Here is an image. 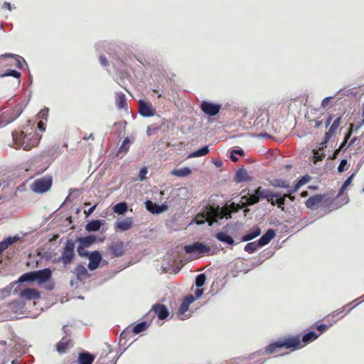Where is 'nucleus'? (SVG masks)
I'll use <instances>...</instances> for the list:
<instances>
[{"label": "nucleus", "mask_w": 364, "mask_h": 364, "mask_svg": "<svg viewBox=\"0 0 364 364\" xmlns=\"http://www.w3.org/2000/svg\"><path fill=\"white\" fill-rule=\"evenodd\" d=\"M249 205H250V196H243L240 198L239 203L232 202L230 205H225L222 208H220L219 207L214 208L212 206L207 208L201 215H198L197 216L196 220H198V218L201 217L208 221L211 225L219 219L230 218L231 213H237L240 209L246 208ZM196 223L198 224H202L203 223V221L197 220Z\"/></svg>", "instance_id": "f257e3e1"}, {"label": "nucleus", "mask_w": 364, "mask_h": 364, "mask_svg": "<svg viewBox=\"0 0 364 364\" xmlns=\"http://www.w3.org/2000/svg\"><path fill=\"white\" fill-rule=\"evenodd\" d=\"M318 336L319 334L316 333V332L310 331L303 336L301 341L299 336H290L284 339L283 341H278L269 344L266 347L265 350L262 351V353L272 354L276 353L278 349L282 348H301L304 347V345L315 341L318 337ZM260 353L261 351L252 354V360L255 358Z\"/></svg>", "instance_id": "f03ea898"}, {"label": "nucleus", "mask_w": 364, "mask_h": 364, "mask_svg": "<svg viewBox=\"0 0 364 364\" xmlns=\"http://www.w3.org/2000/svg\"><path fill=\"white\" fill-rule=\"evenodd\" d=\"M12 136L17 147L22 148L26 151H29L36 146L40 141V136L36 132H14L12 133Z\"/></svg>", "instance_id": "7ed1b4c3"}, {"label": "nucleus", "mask_w": 364, "mask_h": 364, "mask_svg": "<svg viewBox=\"0 0 364 364\" xmlns=\"http://www.w3.org/2000/svg\"><path fill=\"white\" fill-rule=\"evenodd\" d=\"M263 198H267L272 205L277 204L279 208L285 202V196H282L280 193H274L268 189L259 187L254 193H252V205Z\"/></svg>", "instance_id": "20e7f679"}, {"label": "nucleus", "mask_w": 364, "mask_h": 364, "mask_svg": "<svg viewBox=\"0 0 364 364\" xmlns=\"http://www.w3.org/2000/svg\"><path fill=\"white\" fill-rule=\"evenodd\" d=\"M75 242L72 240H68L65 244L61 256L58 259L65 267L70 264L75 257Z\"/></svg>", "instance_id": "39448f33"}, {"label": "nucleus", "mask_w": 364, "mask_h": 364, "mask_svg": "<svg viewBox=\"0 0 364 364\" xmlns=\"http://www.w3.org/2000/svg\"><path fill=\"white\" fill-rule=\"evenodd\" d=\"M53 179L50 176L35 180L31 185V189L37 193H43L49 191L52 186Z\"/></svg>", "instance_id": "423d86ee"}, {"label": "nucleus", "mask_w": 364, "mask_h": 364, "mask_svg": "<svg viewBox=\"0 0 364 364\" xmlns=\"http://www.w3.org/2000/svg\"><path fill=\"white\" fill-rule=\"evenodd\" d=\"M210 247L205 245L201 242H196L193 244L186 245L184 250L187 254H197L198 257H202L205 255H213L210 253Z\"/></svg>", "instance_id": "0eeeda50"}, {"label": "nucleus", "mask_w": 364, "mask_h": 364, "mask_svg": "<svg viewBox=\"0 0 364 364\" xmlns=\"http://www.w3.org/2000/svg\"><path fill=\"white\" fill-rule=\"evenodd\" d=\"M201 110L208 116H215L221 109V105L203 101L200 104Z\"/></svg>", "instance_id": "6e6552de"}, {"label": "nucleus", "mask_w": 364, "mask_h": 364, "mask_svg": "<svg viewBox=\"0 0 364 364\" xmlns=\"http://www.w3.org/2000/svg\"><path fill=\"white\" fill-rule=\"evenodd\" d=\"M274 235V231L272 229H269L257 241L252 242V252L256 250L259 247L268 244Z\"/></svg>", "instance_id": "1a4fd4ad"}, {"label": "nucleus", "mask_w": 364, "mask_h": 364, "mask_svg": "<svg viewBox=\"0 0 364 364\" xmlns=\"http://www.w3.org/2000/svg\"><path fill=\"white\" fill-rule=\"evenodd\" d=\"M138 104L139 112L141 116L149 117H152L155 114L156 109L153 107L151 103L140 100Z\"/></svg>", "instance_id": "9d476101"}, {"label": "nucleus", "mask_w": 364, "mask_h": 364, "mask_svg": "<svg viewBox=\"0 0 364 364\" xmlns=\"http://www.w3.org/2000/svg\"><path fill=\"white\" fill-rule=\"evenodd\" d=\"M109 250L114 257H119L124 255L125 252L124 245L122 241H115L110 244Z\"/></svg>", "instance_id": "9b49d317"}, {"label": "nucleus", "mask_w": 364, "mask_h": 364, "mask_svg": "<svg viewBox=\"0 0 364 364\" xmlns=\"http://www.w3.org/2000/svg\"><path fill=\"white\" fill-rule=\"evenodd\" d=\"M341 122V117H337L330 126L328 131L325 134L323 145L326 146L328 141L333 136L336 130L339 127Z\"/></svg>", "instance_id": "f8f14e48"}, {"label": "nucleus", "mask_w": 364, "mask_h": 364, "mask_svg": "<svg viewBox=\"0 0 364 364\" xmlns=\"http://www.w3.org/2000/svg\"><path fill=\"white\" fill-rule=\"evenodd\" d=\"M102 260L101 254L98 251H93L89 255L88 268L93 271L98 268Z\"/></svg>", "instance_id": "ddd939ff"}, {"label": "nucleus", "mask_w": 364, "mask_h": 364, "mask_svg": "<svg viewBox=\"0 0 364 364\" xmlns=\"http://www.w3.org/2000/svg\"><path fill=\"white\" fill-rule=\"evenodd\" d=\"M34 275L36 281H38L40 284H43L51 278L52 272L49 268H45L43 269L34 271Z\"/></svg>", "instance_id": "4468645a"}, {"label": "nucleus", "mask_w": 364, "mask_h": 364, "mask_svg": "<svg viewBox=\"0 0 364 364\" xmlns=\"http://www.w3.org/2000/svg\"><path fill=\"white\" fill-rule=\"evenodd\" d=\"M151 310L160 320L166 319L169 316V311L164 304H156L152 306Z\"/></svg>", "instance_id": "2eb2a0df"}, {"label": "nucleus", "mask_w": 364, "mask_h": 364, "mask_svg": "<svg viewBox=\"0 0 364 364\" xmlns=\"http://www.w3.org/2000/svg\"><path fill=\"white\" fill-rule=\"evenodd\" d=\"M134 220L132 218H126L122 220H118L114 225L116 230L126 231L131 229L133 226Z\"/></svg>", "instance_id": "dca6fc26"}, {"label": "nucleus", "mask_w": 364, "mask_h": 364, "mask_svg": "<svg viewBox=\"0 0 364 364\" xmlns=\"http://www.w3.org/2000/svg\"><path fill=\"white\" fill-rule=\"evenodd\" d=\"M73 347V341L68 337H63L57 344L56 350L59 353H64Z\"/></svg>", "instance_id": "f3484780"}, {"label": "nucleus", "mask_w": 364, "mask_h": 364, "mask_svg": "<svg viewBox=\"0 0 364 364\" xmlns=\"http://www.w3.org/2000/svg\"><path fill=\"white\" fill-rule=\"evenodd\" d=\"M325 198V195L317 194L310 197L305 202V205L308 208L310 209H316L318 205L322 202L323 198Z\"/></svg>", "instance_id": "a211bd4d"}, {"label": "nucleus", "mask_w": 364, "mask_h": 364, "mask_svg": "<svg viewBox=\"0 0 364 364\" xmlns=\"http://www.w3.org/2000/svg\"><path fill=\"white\" fill-rule=\"evenodd\" d=\"M20 296L22 299L31 300L38 299L40 297V294L36 289L28 288L21 291Z\"/></svg>", "instance_id": "6ab92c4d"}, {"label": "nucleus", "mask_w": 364, "mask_h": 364, "mask_svg": "<svg viewBox=\"0 0 364 364\" xmlns=\"http://www.w3.org/2000/svg\"><path fill=\"white\" fill-rule=\"evenodd\" d=\"M195 301V297L189 294L185 296L182 301V304H181L178 309V314L183 315L184 314L188 309L189 306Z\"/></svg>", "instance_id": "aec40b11"}, {"label": "nucleus", "mask_w": 364, "mask_h": 364, "mask_svg": "<svg viewBox=\"0 0 364 364\" xmlns=\"http://www.w3.org/2000/svg\"><path fill=\"white\" fill-rule=\"evenodd\" d=\"M146 207L147 210H149L150 212H151L152 213H156V214L161 213L164 212L165 210H166V209H167V207L166 205H159L156 203H154L151 200H147L146 202Z\"/></svg>", "instance_id": "412c9836"}, {"label": "nucleus", "mask_w": 364, "mask_h": 364, "mask_svg": "<svg viewBox=\"0 0 364 364\" xmlns=\"http://www.w3.org/2000/svg\"><path fill=\"white\" fill-rule=\"evenodd\" d=\"M95 355L89 352L80 353L78 355V364H92L95 360Z\"/></svg>", "instance_id": "4be33fe9"}, {"label": "nucleus", "mask_w": 364, "mask_h": 364, "mask_svg": "<svg viewBox=\"0 0 364 364\" xmlns=\"http://www.w3.org/2000/svg\"><path fill=\"white\" fill-rule=\"evenodd\" d=\"M74 274L76 275L77 279L79 281H82L90 276L87 269L82 264H78L75 268Z\"/></svg>", "instance_id": "5701e85b"}, {"label": "nucleus", "mask_w": 364, "mask_h": 364, "mask_svg": "<svg viewBox=\"0 0 364 364\" xmlns=\"http://www.w3.org/2000/svg\"><path fill=\"white\" fill-rule=\"evenodd\" d=\"M327 144L326 146L323 145V141L321 143V146L318 149H314V163L316 164L317 162L322 161L325 157L324 149L326 148Z\"/></svg>", "instance_id": "b1692460"}, {"label": "nucleus", "mask_w": 364, "mask_h": 364, "mask_svg": "<svg viewBox=\"0 0 364 364\" xmlns=\"http://www.w3.org/2000/svg\"><path fill=\"white\" fill-rule=\"evenodd\" d=\"M116 105L118 109H127V98L124 93L117 92L116 94Z\"/></svg>", "instance_id": "393cba45"}, {"label": "nucleus", "mask_w": 364, "mask_h": 364, "mask_svg": "<svg viewBox=\"0 0 364 364\" xmlns=\"http://www.w3.org/2000/svg\"><path fill=\"white\" fill-rule=\"evenodd\" d=\"M103 224V221L100 220H93L89 222L86 225V230L89 232L97 231L100 230L101 225Z\"/></svg>", "instance_id": "a878e982"}, {"label": "nucleus", "mask_w": 364, "mask_h": 364, "mask_svg": "<svg viewBox=\"0 0 364 364\" xmlns=\"http://www.w3.org/2000/svg\"><path fill=\"white\" fill-rule=\"evenodd\" d=\"M311 179V177L308 175H306L303 177H301L296 183L294 188L292 190H288V192L289 195H291L292 193L296 192L300 187H301L303 185L307 183Z\"/></svg>", "instance_id": "bb28decb"}, {"label": "nucleus", "mask_w": 364, "mask_h": 364, "mask_svg": "<svg viewBox=\"0 0 364 364\" xmlns=\"http://www.w3.org/2000/svg\"><path fill=\"white\" fill-rule=\"evenodd\" d=\"M96 240V237L93 235H88L84 237H80L78 239V241L80 243V245L88 247L91 245H92Z\"/></svg>", "instance_id": "cd10ccee"}, {"label": "nucleus", "mask_w": 364, "mask_h": 364, "mask_svg": "<svg viewBox=\"0 0 364 364\" xmlns=\"http://www.w3.org/2000/svg\"><path fill=\"white\" fill-rule=\"evenodd\" d=\"M171 173L178 177H185L191 173V170L188 167H183L182 168L173 170Z\"/></svg>", "instance_id": "c85d7f7f"}, {"label": "nucleus", "mask_w": 364, "mask_h": 364, "mask_svg": "<svg viewBox=\"0 0 364 364\" xmlns=\"http://www.w3.org/2000/svg\"><path fill=\"white\" fill-rule=\"evenodd\" d=\"M216 238L221 242L228 243V245H232L234 243L232 237L225 232H220L217 233Z\"/></svg>", "instance_id": "c756f323"}, {"label": "nucleus", "mask_w": 364, "mask_h": 364, "mask_svg": "<svg viewBox=\"0 0 364 364\" xmlns=\"http://www.w3.org/2000/svg\"><path fill=\"white\" fill-rule=\"evenodd\" d=\"M127 209L128 206L125 202L119 203L113 207L114 212L118 215H123Z\"/></svg>", "instance_id": "7c9ffc66"}, {"label": "nucleus", "mask_w": 364, "mask_h": 364, "mask_svg": "<svg viewBox=\"0 0 364 364\" xmlns=\"http://www.w3.org/2000/svg\"><path fill=\"white\" fill-rule=\"evenodd\" d=\"M209 152V148H208V146H205L196 151H193L192 153H191L189 155H188V158H195V157H200V156H205L206 154H208Z\"/></svg>", "instance_id": "2f4dec72"}, {"label": "nucleus", "mask_w": 364, "mask_h": 364, "mask_svg": "<svg viewBox=\"0 0 364 364\" xmlns=\"http://www.w3.org/2000/svg\"><path fill=\"white\" fill-rule=\"evenodd\" d=\"M130 144L131 141L129 140V139L125 138L118 149L117 155L120 154L121 153H122L123 154H127L129 149Z\"/></svg>", "instance_id": "473e14b6"}, {"label": "nucleus", "mask_w": 364, "mask_h": 364, "mask_svg": "<svg viewBox=\"0 0 364 364\" xmlns=\"http://www.w3.org/2000/svg\"><path fill=\"white\" fill-rule=\"evenodd\" d=\"M247 177V173L244 168H240L235 173V178L237 182L245 181Z\"/></svg>", "instance_id": "72a5a7b5"}, {"label": "nucleus", "mask_w": 364, "mask_h": 364, "mask_svg": "<svg viewBox=\"0 0 364 364\" xmlns=\"http://www.w3.org/2000/svg\"><path fill=\"white\" fill-rule=\"evenodd\" d=\"M147 328H148V325H147L146 322H141V323L136 324V326H134L133 327L132 332L134 334H138V333H140L144 331L145 330H146Z\"/></svg>", "instance_id": "f704fd0d"}, {"label": "nucleus", "mask_w": 364, "mask_h": 364, "mask_svg": "<svg viewBox=\"0 0 364 364\" xmlns=\"http://www.w3.org/2000/svg\"><path fill=\"white\" fill-rule=\"evenodd\" d=\"M28 281H31V282L36 281L34 271L25 273L23 275H21L19 278V282H28Z\"/></svg>", "instance_id": "c9c22d12"}, {"label": "nucleus", "mask_w": 364, "mask_h": 364, "mask_svg": "<svg viewBox=\"0 0 364 364\" xmlns=\"http://www.w3.org/2000/svg\"><path fill=\"white\" fill-rule=\"evenodd\" d=\"M4 56L6 57H12L14 58L15 60V65L19 68L21 69L23 68L22 61H23V58L18 55H13V54H5Z\"/></svg>", "instance_id": "e433bc0d"}, {"label": "nucleus", "mask_w": 364, "mask_h": 364, "mask_svg": "<svg viewBox=\"0 0 364 364\" xmlns=\"http://www.w3.org/2000/svg\"><path fill=\"white\" fill-rule=\"evenodd\" d=\"M353 176H354V173L351 174V175H350V176H349V177H348V178L345 181V182L343 183V186H341V188H340V190H339V192H338V196H337L338 197H339L340 196H341V195L344 193V191H345L346 188H347V187L350 184V183H351V181H352V179H353Z\"/></svg>", "instance_id": "4c0bfd02"}, {"label": "nucleus", "mask_w": 364, "mask_h": 364, "mask_svg": "<svg viewBox=\"0 0 364 364\" xmlns=\"http://www.w3.org/2000/svg\"><path fill=\"white\" fill-rule=\"evenodd\" d=\"M206 280L205 274H200L196 278V285L198 287H201L204 285Z\"/></svg>", "instance_id": "58836bf2"}, {"label": "nucleus", "mask_w": 364, "mask_h": 364, "mask_svg": "<svg viewBox=\"0 0 364 364\" xmlns=\"http://www.w3.org/2000/svg\"><path fill=\"white\" fill-rule=\"evenodd\" d=\"M11 76L16 78H19L21 77V73L16 71L15 70H8L5 73L1 75V77H7Z\"/></svg>", "instance_id": "ea45409f"}, {"label": "nucleus", "mask_w": 364, "mask_h": 364, "mask_svg": "<svg viewBox=\"0 0 364 364\" xmlns=\"http://www.w3.org/2000/svg\"><path fill=\"white\" fill-rule=\"evenodd\" d=\"M13 241L11 238H9L6 242H2L0 243V250H4L6 249L10 245H11Z\"/></svg>", "instance_id": "a19ab883"}, {"label": "nucleus", "mask_w": 364, "mask_h": 364, "mask_svg": "<svg viewBox=\"0 0 364 364\" xmlns=\"http://www.w3.org/2000/svg\"><path fill=\"white\" fill-rule=\"evenodd\" d=\"M347 160L342 159L338 165V171L339 172H343L346 169V166H347Z\"/></svg>", "instance_id": "79ce46f5"}, {"label": "nucleus", "mask_w": 364, "mask_h": 364, "mask_svg": "<svg viewBox=\"0 0 364 364\" xmlns=\"http://www.w3.org/2000/svg\"><path fill=\"white\" fill-rule=\"evenodd\" d=\"M267 122V117L265 116V117H262L260 119H259V118H257L255 121L254 125L256 127V126H258L261 123V127H263L264 124H266Z\"/></svg>", "instance_id": "37998d69"}, {"label": "nucleus", "mask_w": 364, "mask_h": 364, "mask_svg": "<svg viewBox=\"0 0 364 364\" xmlns=\"http://www.w3.org/2000/svg\"><path fill=\"white\" fill-rule=\"evenodd\" d=\"M345 307L346 306H343L342 308L336 310L331 314H329L327 317L329 318L331 317H334L336 316L339 315L340 314H341L345 310Z\"/></svg>", "instance_id": "c03bdc74"}, {"label": "nucleus", "mask_w": 364, "mask_h": 364, "mask_svg": "<svg viewBox=\"0 0 364 364\" xmlns=\"http://www.w3.org/2000/svg\"><path fill=\"white\" fill-rule=\"evenodd\" d=\"M353 127H354V124H351L350 125V129L348 130V133L346 134L345 138H344L345 143H347L348 140L350 139V137L353 133Z\"/></svg>", "instance_id": "a18cd8bd"}, {"label": "nucleus", "mask_w": 364, "mask_h": 364, "mask_svg": "<svg viewBox=\"0 0 364 364\" xmlns=\"http://www.w3.org/2000/svg\"><path fill=\"white\" fill-rule=\"evenodd\" d=\"M147 173H148V171L146 167L141 168L139 171V177L140 178V179L143 180L145 178Z\"/></svg>", "instance_id": "49530a36"}, {"label": "nucleus", "mask_w": 364, "mask_h": 364, "mask_svg": "<svg viewBox=\"0 0 364 364\" xmlns=\"http://www.w3.org/2000/svg\"><path fill=\"white\" fill-rule=\"evenodd\" d=\"M100 62L102 65L103 66H108L109 65V61L107 60L106 57L103 55H101L100 56Z\"/></svg>", "instance_id": "de8ad7c7"}, {"label": "nucleus", "mask_w": 364, "mask_h": 364, "mask_svg": "<svg viewBox=\"0 0 364 364\" xmlns=\"http://www.w3.org/2000/svg\"><path fill=\"white\" fill-rule=\"evenodd\" d=\"M77 252L80 256H85L87 255V252L85 250V247L80 245L77 247Z\"/></svg>", "instance_id": "09e8293b"}, {"label": "nucleus", "mask_w": 364, "mask_h": 364, "mask_svg": "<svg viewBox=\"0 0 364 364\" xmlns=\"http://www.w3.org/2000/svg\"><path fill=\"white\" fill-rule=\"evenodd\" d=\"M261 233V231L259 228H253L252 230V240L255 237L259 236Z\"/></svg>", "instance_id": "8fccbe9b"}, {"label": "nucleus", "mask_w": 364, "mask_h": 364, "mask_svg": "<svg viewBox=\"0 0 364 364\" xmlns=\"http://www.w3.org/2000/svg\"><path fill=\"white\" fill-rule=\"evenodd\" d=\"M48 109H43L38 113L39 117L43 118V119H46L47 116H48Z\"/></svg>", "instance_id": "3c124183"}, {"label": "nucleus", "mask_w": 364, "mask_h": 364, "mask_svg": "<svg viewBox=\"0 0 364 364\" xmlns=\"http://www.w3.org/2000/svg\"><path fill=\"white\" fill-rule=\"evenodd\" d=\"M97 205V204L96 203L95 205L92 206L90 208H89L87 210H85V214L86 215V216H89L90 215H91L95 210Z\"/></svg>", "instance_id": "603ef678"}, {"label": "nucleus", "mask_w": 364, "mask_h": 364, "mask_svg": "<svg viewBox=\"0 0 364 364\" xmlns=\"http://www.w3.org/2000/svg\"><path fill=\"white\" fill-rule=\"evenodd\" d=\"M252 136L262 137V138H265V139L270 138V136L267 133L255 134H252Z\"/></svg>", "instance_id": "864d4df0"}, {"label": "nucleus", "mask_w": 364, "mask_h": 364, "mask_svg": "<svg viewBox=\"0 0 364 364\" xmlns=\"http://www.w3.org/2000/svg\"><path fill=\"white\" fill-rule=\"evenodd\" d=\"M203 294V289H197L195 291V299L200 298Z\"/></svg>", "instance_id": "5fc2aeb1"}, {"label": "nucleus", "mask_w": 364, "mask_h": 364, "mask_svg": "<svg viewBox=\"0 0 364 364\" xmlns=\"http://www.w3.org/2000/svg\"><path fill=\"white\" fill-rule=\"evenodd\" d=\"M332 97H325L323 100H322V102H321V106L323 107H326L329 102H330V100L331 99Z\"/></svg>", "instance_id": "6e6d98bb"}, {"label": "nucleus", "mask_w": 364, "mask_h": 364, "mask_svg": "<svg viewBox=\"0 0 364 364\" xmlns=\"http://www.w3.org/2000/svg\"><path fill=\"white\" fill-rule=\"evenodd\" d=\"M328 328V326L325 324H320L317 326V330L319 331L321 333L323 332Z\"/></svg>", "instance_id": "4d7b16f0"}, {"label": "nucleus", "mask_w": 364, "mask_h": 364, "mask_svg": "<svg viewBox=\"0 0 364 364\" xmlns=\"http://www.w3.org/2000/svg\"><path fill=\"white\" fill-rule=\"evenodd\" d=\"M333 118V114H329L328 115V118L326 119V128L330 125Z\"/></svg>", "instance_id": "13d9d810"}, {"label": "nucleus", "mask_w": 364, "mask_h": 364, "mask_svg": "<svg viewBox=\"0 0 364 364\" xmlns=\"http://www.w3.org/2000/svg\"><path fill=\"white\" fill-rule=\"evenodd\" d=\"M14 112H15V117L13 118V119H16L18 116L20 115V114L21 113V107H16L14 109Z\"/></svg>", "instance_id": "bf43d9fd"}, {"label": "nucleus", "mask_w": 364, "mask_h": 364, "mask_svg": "<svg viewBox=\"0 0 364 364\" xmlns=\"http://www.w3.org/2000/svg\"><path fill=\"white\" fill-rule=\"evenodd\" d=\"M38 128L41 130V131H45L46 129V124L43 122H39L38 123Z\"/></svg>", "instance_id": "052dcab7"}, {"label": "nucleus", "mask_w": 364, "mask_h": 364, "mask_svg": "<svg viewBox=\"0 0 364 364\" xmlns=\"http://www.w3.org/2000/svg\"><path fill=\"white\" fill-rule=\"evenodd\" d=\"M230 159L232 161L234 162H236L237 161L238 159L237 156H235V154L233 151H231V154H230Z\"/></svg>", "instance_id": "680f3d73"}, {"label": "nucleus", "mask_w": 364, "mask_h": 364, "mask_svg": "<svg viewBox=\"0 0 364 364\" xmlns=\"http://www.w3.org/2000/svg\"><path fill=\"white\" fill-rule=\"evenodd\" d=\"M3 8L7 9L8 10H11V4L7 1H5L4 3Z\"/></svg>", "instance_id": "e2e57ef3"}, {"label": "nucleus", "mask_w": 364, "mask_h": 364, "mask_svg": "<svg viewBox=\"0 0 364 364\" xmlns=\"http://www.w3.org/2000/svg\"><path fill=\"white\" fill-rule=\"evenodd\" d=\"M11 309L14 308L16 306H21L22 307L23 306L18 301H13L10 304Z\"/></svg>", "instance_id": "0e129e2a"}, {"label": "nucleus", "mask_w": 364, "mask_h": 364, "mask_svg": "<svg viewBox=\"0 0 364 364\" xmlns=\"http://www.w3.org/2000/svg\"><path fill=\"white\" fill-rule=\"evenodd\" d=\"M250 240V233H247L242 237V241H249Z\"/></svg>", "instance_id": "69168bd1"}, {"label": "nucleus", "mask_w": 364, "mask_h": 364, "mask_svg": "<svg viewBox=\"0 0 364 364\" xmlns=\"http://www.w3.org/2000/svg\"><path fill=\"white\" fill-rule=\"evenodd\" d=\"M322 124L321 120H315V127L318 128Z\"/></svg>", "instance_id": "338daca9"}, {"label": "nucleus", "mask_w": 364, "mask_h": 364, "mask_svg": "<svg viewBox=\"0 0 364 364\" xmlns=\"http://www.w3.org/2000/svg\"><path fill=\"white\" fill-rule=\"evenodd\" d=\"M245 250L248 252V253H250V242L247 243L245 246Z\"/></svg>", "instance_id": "774afa93"}]
</instances>
